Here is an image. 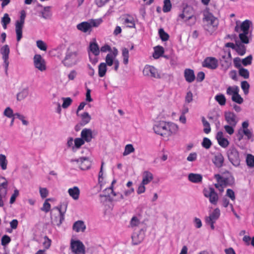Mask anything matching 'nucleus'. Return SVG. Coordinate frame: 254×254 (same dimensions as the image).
Returning a JSON list of instances; mask_svg holds the SVG:
<instances>
[{"instance_id": "f257e3e1", "label": "nucleus", "mask_w": 254, "mask_h": 254, "mask_svg": "<svg viewBox=\"0 0 254 254\" xmlns=\"http://www.w3.org/2000/svg\"><path fill=\"white\" fill-rule=\"evenodd\" d=\"M153 128L155 133L168 138L177 132L178 127L173 123L160 121L154 125Z\"/></svg>"}, {"instance_id": "f03ea898", "label": "nucleus", "mask_w": 254, "mask_h": 254, "mask_svg": "<svg viewBox=\"0 0 254 254\" xmlns=\"http://www.w3.org/2000/svg\"><path fill=\"white\" fill-rule=\"evenodd\" d=\"M203 16L204 28L209 33L212 34L217 28L218 19L209 11L204 12Z\"/></svg>"}, {"instance_id": "7ed1b4c3", "label": "nucleus", "mask_w": 254, "mask_h": 254, "mask_svg": "<svg viewBox=\"0 0 254 254\" xmlns=\"http://www.w3.org/2000/svg\"><path fill=\"white\" fill-rule=\"evenodd\" d=\"M25 17V11L22 10L20 12V20L16 21L15 23V32L17 41H19L22 37V28L24 26Z\"/></svg>"}, {"instance_id": "20e7f679", "label": "nucleus", "mask_w": 254, "mask_h": 254, "mask_svg": "<svg viewBox=\"0 0 254 254\" xmlns=\"http://www.w3.org/2000/svg\"><path fill=\"white\" fill-rule=\"evenodd\" d=\"M70 248L74 254H85V247L82 242L79 240H71Z\"/></svg>"}, {"instance_id": "39448f33", "label": "nucleus", "mask_w": 254, "mask_h": 254, "mask_svg": "<svg viewBox=\"0 0 254 254\" xmlns=\"http://www.w3.org/2000/svg\"><path fill=\"white\" fill-rule=\"evenodd\" d=\"M203 192L204 195L209 198L211 204L216 205L219 199L218 195L213 188L209 187L208 189H204Z\"/></svg>"}, {"instance_id": "423d86ee", "label": "nucleus", "mask_w": 254, "mask_h": 254, "mask_svg": "<svg viewBox=\"0 0 254 254\" xmlns=\"http://www.w3.org/2000/svg\"><path fill=\"white\" fill-rule=\"evenodd\" d=\"M229 161L234 166H238L240 163L239 153L235 147H231L227 152Z\"/></svg>"}, {"instance_id": "0eeeda50", "label": "nucleus", "mask_w": 254, "mask_h": 254, "mask_svg": "<svg viewBox=\"0 0 254 254\" xmlns=\"http://www.w3.org/2000/svg\"><path fill=\"white\" fill-rule=\"evenodd\" d=\"M122 23L127 28H135V19L132 15L130 14H123L120 17Z\"/></svg>"}, {"instance_id": "6e6552de", "label": "nucleus", "mask_w": 254, "mask_h": 254, "mask_svg": "<svg viewBox=\"0 0 254 254\" xmlns=\"http://www.w3.org/2000/svg\"><path fill=\"white\" fill-rule=\"evenodd\" d=\"M33 63L35 68L40 71L42 72L46 70V62L40 55H35L33 58Z\"/></svg>"}, {"instance_id": "1a4fd4ad", "label": "nucleus", "mask_w": 254, "mask_h": 254, "mask_svg": "<svg viewBox=\"0 0 254 254\" xmlns=\"http://www.w3.org/2000/svg\"><path fill=\"white\" fill-rule=\"evenodd\" d=\"M78 51L73 46L69 48L66 52V57L64 60H71V61L76 63L78 60Z\"/></svg>"}, {"instance_id": "9d476101", "label": "nucleus", "mask_w": 254, "mask_h": 254, "mask_svg": "<svg viewBox=\"0 0 254 254\" xmlns=\"http://www.w3.org/2000/svg\"><path fill=\"white\" fill-rule=\"evenodd\" d=\"M202 65L209 69H215L218 65V60L214 57H207L202 62Z\"/></svg>"}, {"instance_id": "9b49d317", "label": "nucleus", "mask_w": 254, "mask_h": 254, "mask_svg": "<svg viewBox=\"0 0 254 254\" xmlns=\"http://www.w3.org/2000/svg\"><path fill=\"white\" fill-rule=\"evenodd\" d=\"M143 74L145 76L158 78L160 74L156 68L152 65H146L143 70Z\"/></svg>"}, {"instance_id": "f8f14e48", "label": "nucleus", "mask_w": 254, "mask_h": 254, "mask_svg": "<svg viewBox=\"0 0 254 254\" xmlns=\"http://www.w3.org/2000/svg\"><path fill=\"white\" fill-rule=\"evenodd\" d=\"M0 53L2 55V58L3 60L4 66L6 70H7L9 64L8 59L10 50L7 45L3 46L0 50Z\"/></svg>"}, {"instance_id": "ddd939ff", "label": "nucleus", "mask_w": 254, "mask_h": 254, "mask_svg": "<svg viewBox=\"0 0 254 254\" xmlns=\"http://www.w3.org/2000/svg\"><path fill=\"white\" fill-rule=\"evenodd\" d=\"M62 205L60 206L55 207L53 211L55 214H57V216L52 217V222L54 225L59 226L62 223L63 214L62 213Z\"/></svg>"}, {"instance_id": "4468645a", "label": "nucleus", "mask_w": 254, "mask_h": 254, "mask_svg": "<svg viewBox=\"0 0 254 254\" xmlns=\"http://www.w3.org/2000/svg\"><path fill=\"white\" fill-rule=\"evenodd\" d=\"M244 135L246 136V138L248 140L252 139L253 137V132L251 130L249 129H242V128H240L238 130V131L236 134V136L237 139L240 141L243 138Z\"/></svg>"}, {"instance_id": "2eb2a0df", "label": "nucleus", "mask_w": 254, "mask_h": 254, "mask_svg": "<svg viewBox=\"0 0 254 254\" xmlns=\"http://www.w3.org/2000/svg\"><path fill=\"white\" fill-rule=\"evenodd\" d=\"M225 120L230 125L234 127L236 126L237 121H236V115L234 113L231 112H226L225 113Z\"/></svg>"}, {"instance_id": "dca6fc26", "label": "nucleus", "mask_w": 254, "mask_h": 254, "mask_svg": "<svg viewBox=\"0 0 254 254\" xmlns=\"http://www.w3.org/2000/svg\"><path fill=\"white\" fill-rule=\"evenodd\" d=\"M81 137L86 142H90L93 138L92 130L90 128H84L81 132Z\"/></svg>"}, {"instance_id": "f3484780", "label": "nucleus", "mask_w": 254, "mask_h": 254, "mask_svg": "<svg viewBox=\"0 0 254 254\" xmlns=\"http://www.w3.org/2000/svg\"><path fill=\"white\" fill-rule=\"evenodd\" d=\"M184 77L187 82L191 83L195 79L194 71L190 68H186L184 70Z\"/></svg>"}, {"instance_id": "a211bd4d", "label": "nucleus", "mask_w": 254, "mask_h": 254, "mask_svg": "<svg viewBox=\"0 0 254 254\" xmlns=\"http://www.w3.org/2000/svg\"><path fill=\"white\" fill-rule=\"evenodd\" d=\"M216 139L218 144L221 147L226 148L229 145V142L227 139L223 137V133L222 131H219L216 135Z\"/></svg>"}, {"instance_id": "6ab92c4d", "label": "nucleus", "mask_w": 254, "mask_h": 254, "mask_svg": "<svg viewBox=\"0 0 254 254\" xmlns=\"http://www.w3.org/2000/svg\"><path fill=\"white\" fill-rule=\"evenodd\" d=\"M214 178L217 180L218 184H221L222 186L227 187V186L231 185L233 182L231 183L228 178H224L219 174H215Z\"/></svg>"}, {"instance_id": "aec40b11", "label": "nucleus", "mask_w": 254, "mask_h": 254, "mask_svg": "<svg viewBox=\"0 0 254 254\" xmlns=\"http://www.w3.org/2000/svg\"><path fill=\"white\" fill-rule=\"evenodd\" d=\"M72 229L76 232H84L86 229V225L83 221L78 220L73 224Z\"/></svg>"}, {"instance_id": "412c9836", "label": "nucleus", "mask_w": 254, "mask_h": 254, "mask_svg": "<svg viewBox=\"0 0 254 254\" xmlns=\"http://www.w3.org/2000/svg\"><path fill=\"white\" fill-rule=\"evenodd\" d=\"M29 91L28 87L22 89L18 92L16 94V100L17 101L20 102L26 99L29 95Z\"/></svg>"}, {"instance_id": "4be33fe9", "label": "nucleus", "mask_w": 254, "mask_h": 254, "mask_svg": "<svg viewBox=\"0 0 254 254\" xmlns=\"http://www.w3.org/2000/svg\"><path fill=\"white\" fill-rule=\"evenodd\" d=\"M77 161L79 164L80 168L83 170L88 169L91 165V162L85 158H80L79 160Z\"/></svg>"}, {"instance_id": "5701e85b", "label": "nucleus", "mask_w": 254, "mask_h": 254, "mask_svg": "<svg viewBox=\"0 0 254 254\" xmlns=\"http://www.w3.org/2000/svg\"><path fill=\"white\" fill-rule=\"evenodd\" d=\"M77 28L78 30L86 33L91 31L92 25L88 22H82L77 24Z\"/></svg>"}, {"instance_id": "b1692460", "label": "nucleus", "mask_w": 254, "mask_h": 254, "mask_svg": "<svg viewBox=\"0 0 254 254\" xmlns=\"http://www.w3.org/2000/svg\"><path fill=\"white\" fill-rule=\"evenodd\" d=\"M68 193L74 200H77L79 197L80 190L77 187H74L68 190Z\"/></svg>"}, {"instance_id": "393cba45", "label": "nucleus", "mask_w": 254, "mask_h": 254, "mask_svg": "<svg viewBox=\"0 0 254 254\" xmlns=\"http://www.w3.org/2000/svg\"><path fill=\"white\" fill-rule=\"evenodd\" d=\"M153 179V174L149 171H144L142 174V181L141 182L143 185H147Z\"/></svg>"}, {"instance_id": "a878e982", "label": "nucleus", "mask_w": 254, "mask_h": 254, "mask_svg": "<svg viewBox=\"0 0 254 254\" xmlns=\"http://www.w3.org/2000/svg\"><path fill=\"white\" fill-rule=\"evenodd\" d=\"M212 161L217 167L220 168L223 166L224 157L222 154L217 153L215 155Z\"/></svg>"}, {"instance_id": "bb28decb", "label": "nucleus", "mask_w": 254, "mask_h": 254, "mask_svg": "<svg viewBox=\"0 0 254 254\" xmlns=\"http://www.w3.org/2000/svg\"><path fill=\"white\" fill-rule=\"evenodd\" d=\"M8 183L6 179L3 177H0V191L3 192V195H6L7 192Z\"/></svg>"}, {"instance_id": "cd10ccee", "label": "nucleus", "mask_w": 254, "mask_h": 254, "mask_svg": "<svg viewBox=\"0 0 254 254\" xmlns=\"http://www.w3.org/2000/svg\"><path fill=\"white\" fill-rule=\"evenodd\" d=\"M188 179L191 182L198 183L202 181V177L200 174L190 173L189 175Z\"/></svg>"}, {"instance_id": "c85d7f7f", "label": "nucleus", "mask_w": 254, "mask_h": 254, "mask_svg": "<svg viewBox=\"0 0 254 254\" xmlns=\"http://www.w3.org/2000/svg\"><path fill=\"white\" fill-rule=\"evenodd\" d=\"M220 214V210L218 208L215 209L210 216L206 218V221L215 222L219 218Z\"/></svg>"}, {"instance_id": "c756f323", "label": "nucleus", "mask_w": 254, "mask_h": 254, "mask_svg": "<svg viewBox=\"0 0 254 254\" xmlns=\"http://www.w3.org/2000/svg\"><path fill=\"white\" fill-rule=\"evenodd\" d=\"M154 52L153 54V57L155 59H158L163 55L164 53V49L163 47L161 46H157L154 48Z\"/></svg>"}, {"instance_id": "7c9ffc66", "label": "nucleus", "mask_w": 254, "mask_h": 254, "mask_svg": "<svg viewBox=\"0 0 254 254\" xmlns=\"http://www.w3.org/2000/svg\"><path fill=\"white\" fill-rule=\"evenodd\" d=\"M221 60V65L225 69H228L231 65V60L230 58H226V56H223Z\"/></svg>"}, {"instance_id": "2f4dec72", "label": "nucleus", "mask_w": 254, "mask_h": 254, "mask_svg": "<svg viewBox=\"0 0 254 254\" xmlns=\"http://www.w3.org/2000/svg\"><path fill=\"white\" fill-rule=\"evenodd\" d=\"M252 22L249 20H245L241 24L240 28L243 32L249 33V29Z\"/></svg>"}, {"instance_id": "473e14b6", "label": "nucleus", "mask_w": 254, "mask_h": 254, "mask_svg": "<svg viewBox=\"0 0 254 254\" xmlns=\"http://www.w3.org/2000/svg\"><path fill=\"white\" fill-rule=\"evenodd\" d=\"M107 71L106 64L104 63H101L98 66V74L101 77L105 76Z\"/></svg>"}, {"instance_id": "72a5a7b5", "label": "nucleus", "mask_w": 254, "mask_h": 254, "mask_svg": "<svg viewBox=\"0 0 254 254\" xmlns=\"http://www.w3.org/2000/svg\"><path fill=\"white\" fill-rule=\"evenodd\" d=\"M8 161L5 155L0 154V167L2 170L7 169Z\"/></svg>"}, {"instance_id": "f704fd0d", "label": "nucleus", "mask_w": 254, "mask_h": 254, "mask_svg": "<svg viewBox=\"0 0 254 254\" xmlns=\"http://www.w3.org/2000/svg\"><path fill=\"white\" fill-rule=\"evenodd\" d=\"M239 92V88L237 86H229L226 90V93L229 95L234 96Z\"/></svg>"}, {"instance_id": "c9c22d12", "label": "nucleus", "mask_w": 254, "mask_h": 254, "mask_svg": "<svg viewBox=\"0 0 254 254\" xmlns=\"http://www.w3.org/2000/svg\"><path fill=\"white\" fill-rule=\"evenodd\" d=\"M42 17L44 19H49L52 16L51 12V6H46L44 7L43 10L41 12Z\"/></svg>"}, {"instance_id": "e433bc0d", "label": "nucleus", "mask_w": 254, "mask_h": 254, "mask_svg": "<svg viewBox=\"0 0 254 254\" xmlns=\"http://www.w3.org/2000/svg\"><path fill=\"white\" fill-rule=\"evenodd\" d=\"M215 100L221 106H224L226 104V99L225 96L222 94H217L215 96Z\"/></svg>"}, {"instance_id": "4c0bfd02", "label": "nucleus", "mask_w": 254, "mask_h": 254, "mask_svg": "<svg viewBox=\"0 0 254 254\" xmlns=\"http://www.w3.org/2000/svg\"><path fill=\"white\" fill-rule=\"evenodd\" d=\"M64 100V98H62ZM55 112L60 115V118L62 116V107L64 108V102L61 104L59 102H55L54 103Z\"/></svg>"}, {"instance_id": "58836bf2", "label": "nucleus", "mask_w": 254, "mask_h": 254, "mask_svg": "<svg viewBox=\"0 0 254 254\" xmlns=\"http://www.w3.org/2000/svg\"><path fill=\"white\" fill-rule=\"evenodd\" d=\"M89 48L92 53L95 55H99L100 51L98 44L96 43H91L90 44Z\"/></svg>"}, {"instance_id": "ea45409f", "label": "nucleus", "mask_w": 254, "mask_h": 254, "mask_svg": "<svg viewBox=\"0 0 254 254\" xmlns=\"http://www.w3.org/2000/svg\"><path fill=\"white\" fill-rule=\"evenodd\" d=\"M80 117L81 118V125H86L91 120V117L89 115V114L87 112H85L83 114H81Z\"/></svg>"}, {"instance_id": "a19ab883", "label": "nucleus", "mask_w": 254, "mask_h": 254, "mask_svg": "<svg viewBox=\"0 0 254 254\" xmlns=\"http://www.w3.org/2000/svg\"><path fill=\"white\" fill-rule=\"evenodd\" d=\"M108 190H110L111 191L112 194L113 196L116 197V198L115 199V200L120 201V200L124 199V196L122 193H121L120 192L116 193L113 190V184H112V186L109 188H108Z\"/></svg>"}, {"instance_id": "79ce46f5", "label": "nucleus", "mask_w": 254, "mask_h": 254, "mask_svg": "<svg viewBox=\"0 0 254 254\" xmlns=\"http://www.w3.org/2000/svg\"><path fill=\"white\" fill-rule=\"evenodd\" d=\"M15 117L22 122L24 126H27L29 125V122L26 120V118L23 115L19 113H15Z\"/></svg>"}, {"instance_id": "37998d69", "label": "nucleus", "mask_w": 254, "mask_h": 254, "mask_svg": "<svg viewBox=\"0 0 254 254\" xmlns=\"http://www.w3.org/2000/svg\"><path fill=\"white\" fill-rule=\"evenodd\" d=\"M239 74L245 79H248L250 77L249 70L244 67H242L239 69Z\"/></svg>"}, {"instance_id": "c03bdc74", "label": "nucleus", "mask_w": 254, "mask_h": 254, "mask_svg": "<svg viewBox=\"0 0 254 254\" xmlns=\"http://www.w3.org/2000/svg\"><path fill=\"white\" fill-rule=\"evenodd\" d=\"M202 122L204 127V132L206 134H208L211 131V127L209 123L205 120L204 117H202Z\"/></svg>"}, {"instance_id": "a18cd8bd", "label": "nucleus", "mask_w": 254, "mask_h": 254, "mask_svg": "<svg viewBox=\"0 0 254 254\" xmlns=\"http://www.w3.org/2000/svg\"><path fill=\"white\" fill-rule=\"evenodd\" d=\"M241 86L244 94L245 95H247L249 92V88L250 87V85L248 81L246 80L242 81L241 83Z\"/></svg>"}, {"instance_id": "49530a36", "label": "nucleus", "mask_w": 254, "mask_h": 254, "mask_svg": "<svg viewBox=\"0 0 254 254\" xmlns=\"http://www.w3.org/2000/svg\"><path fill=\"white\" fill-rule=\"evenodd\" d=\"M122 56L123 57V63L127 64L128 62L129 52L127 49L125 48L122 50Z\"/></svg>"}, {"instance_id": "de8ad7c7", "label": "nucleus", "mask_w": 254, "mask_h": 254, "mask_svg": "<svg viewBox=\"0 0 254 254\" xmlns=\"http://www.w3.org/2000/svg\"><path fill=\"white\" fill-rule=\"evenodd\" d=\"M247 165L250 168L254 167V156L252 154H248L246 158Z\"/></svg>"}, {"instance_id": "09e8293b", "label": "nucleus", "mask_w": 254, "mask_h": 254, "mask_svg": "<svg viewBox=\"0 0 254 254\" xmlns=\"http://www.w3.org/2000/svg\"><path fill=\"white\" fill-rule=\"evenodd\" d=\"M248 34L249 33L247 32H243L239 34V37L242 43L246 44L249 43Z\"/></svg>"}, {"instance_id": "8fccbe9b", "label": "nucleus", "mask_w": 254, "mask_h": 254, "mask_svg": "<svg viewBox=\"0 0 254 254\" xmlns=\"http://www.w3.org/2000/svg\"><path fill=\"white\" fill-rule=\"evenodd\" d=\"M36 46L41 51H47V45L45 42L41 40H38L36 41Z\"/></svg>"}, {"instance_id": "3c124183", "label": "nucleus", "mask_w": 254, "mask_h": 254, "mask_svg": "<svg viewBox=\"0 0 254 254\" xmlns=\"http://www.w3.org/2000/svg\"><path fill=\"white\" fill-rule=\"evenodd\" d=\"M3 114L4 116L11 118L12 117H15V114L13 113L12 109L8 107H6L3 111Z\"/></svg>"}, {"instance_id": "603ef678", "label": "nucleus", "mask_w": 254, "mask_h": 254, "mask_svg": "<svg viewBox=\"0 0 254 254\" xmlns=\"http://www.w3.org/2000/svg\"><path fill=\"white\" fill-rule=\"evenodd\" d=\"M172 8V4L170 0H164L163 10L164 12L170 11Z\"/></svg>"}, {"instance_id": "864d4df0", "label": "nucleus", "mask_w": 254, "mask_h": 254, "mask_svg": "<svg viewBox=\"0 0 254 254\" xmlns=\"http://www.w3.org/2000/svg\"><path fill=\"white\" fill-rule=\"evenodd\" d=\"M159 36L163 41H166L169 38V35L168 33L165 32L163 29L160 28L159 30Z\"/></svg>"}, {"instance_id": "5fc2aeb1", "label": "nucleus", "mask_w": 254, "mask_h": 254, "mask_svg": "<svg viewBox=\"0 0 254 254\" xmlns=\"http://www.w3.org/2000/svg\"><path fill=\"white\" fill-rule=\"evenodd\" d=\"M134 151V148L133 145L131 144H128L126 145L125 151L123 153L124 156H126L129 154L131 153H132Z\"/></svg>"}, {"instance_id": "6e6d98bb", "label": "nucleus", "mask_w": 254, "mask_h": 254, "mask_svg": "<svg viewBox=\"0 0 254 254\" xmlns=\"http://www.w3.org/2000/svg\"><path fill=\"white\" fill-rule=\"evenodd\" d=\"M10 22V18H9L8 14L7 13H5L1 19V23L4 29L6 28L7 25L9 24Z\"/></svg>"}, {"instance_id": "4d7b16f0", "label": "nucleus", "mask_w": 254, "mask_h": 254, "mask_svg": "<svg viewBox=\"0 0 254 254\" xmlns=\"http://www.w3.org/2000/svg\"><path fill=\"white\" fill-rule=\"evenodd\" d=\"M201 145L205 149H209L210 148L212 145V143L211 140L208 138L204 137L203 139Z\"/></svg>"}, {"instance_id": "13d9d810", "label": "nucleus", "mask_w": 254, "mask_h": 254, "mask_svg": "<svg viewBox=\"0 0 254 254\" xmlns=\"http://www.w3.org/2000/svg\"><path fill=\"white\" fill-rule=\"evenodd\" d=\"M253 57L250 55L242 60V64L244 66H247L252 64Z\"/></svg>"}, {"instance_id": "bf43d9fd", "label": "nucleus", "mask_w": 254, "mask_h": 254, "mask_svg": "<svg viewBox=\"0 0 254 254\" xmlns=\"http://www.w3.org/2000/svg\"><path fill=\"white\" fill-rule=\"evenodd\" d=\"M232 100L233 102L240 104H242L244 101L243 98L239 95V93H237L234 96H232Z\"/></svg>"}, {"instance_id": "052dcab7", "label": "nucleus", "mask_w": 254, "mask_h": 254, "mask_svg": "<svg viewBox=\"0 0 254 254\" xmlns=\"http://www.w3.org/2000/svg\"><path fill=\"white\" fill-rule=\"evenodd\" d=\"M234 64L235 67L239 69L240 68L243 67L242 66V61L241 59L239 57H236L233 60Z\"/></svg>"}, {"instance_id": "680f3d73", "label": "nucleus", "mask_w": 254, "mask_h": 254, "mask_svg": "<svg viewBox=\"0 0 254 254\" xmlns=\"http://www.w3.org/2000/svg\"><path fill=\"white\" fill-rule=\"evenodd\" d=\"M106 65L112 66L113 64V56L111 54H108L106 57Z\"/></svg>"}, {"instance_id": "e2e57ef3", "label": "nucleus", "mask_w": 254, "mask_h": 254, "mask_svg": "<svg viewBox=\"0 0 254 254\" xmlns=\"http://www.w3.org/2000/svg\"><path fill=\"white\" fill-rule=\"evenodd\" d=\"M236 50L237 53L240 56L244 55L246 53V48L245 46L243 45L237 46Z\"/></svg>"}, {"instance_id": "0e129e2a", "label": "nucleus", "mask_w": 254, "mask_h": 254, "mask_svg": "<svg viewBox=\"0 0 254 254\" xmlns=\"http://www.w3.org/2000/svg\"><path fill=\"white\" fill-rule=\"evenodd\" d=\"M85 140L81 138H76L74 140V145L76 148H79L81 145L84 144Z\"/></svg>"}, {"instance_id": "69168bd1", "label": "nucleus", "mask_w": 254, "mask_h": 254, "mask_svg": "<svg viewBox=\"0 0 254 254\" xmlns=\"http://www.w3.org/2000/svg\"><path fill=\"white\" fill-rule=\"evenodd\" d=\"M140 223L139 219L136 216H133L130 222V225L132 227L138 226Z\"/></svg>"}, {"instance_id": "338daca9", "label": "nucleus", "mask_w": 254, "mask_h": 254, "mask_svg": "<svg viewBox=\"0 0 254 254\" xmlns=\"http://www.w3.org/2000/svg\"><path fill=\"white\" fill-rule=\"evenodd\" d=\"M19 190L17 189L14 190V192L10 199L9 203L10 204H13L15 202L16 198L19 195Z\"/></svg>"}, {"instance_id": "774afa93", "label": "nucleus", "mask_w": 254, "mask_h": 254, "mask_svg": "<svg viewBox=\"0 0 254 254\" xmlns=\"http://www.w3.org/2000/svg\"><path fill=\"white\" fill-rule=\"evenodd\" d=\"M10 238L7 235H4L1 238V245L2 246H6L10 242Z\"/></svg>"}]
</instances>
